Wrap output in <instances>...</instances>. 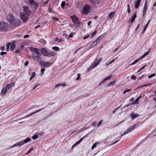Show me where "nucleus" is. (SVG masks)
<instances>
[{
	"instance_id": "obj_13",
	"label": "nucleus",
	"mask_w": 156,
	"mask_h": 156,
	"mask_svg": "<svg viewBox=\"0 0 156 156\" xmlns=\"http://www.w3.org/2000/svg\"><path fill=\"white\" fill-rule=\"evenodd\" d=\"M147 4L148 0H145V4L143 9V16H144L146 14L147 6Z\"/></svg>"
},
{
	"instance_id": "obj_47",
	"label": "nucleus",
	"mask_w": 156,
	"mask_h": 156,
	"mask_svg": "<svg viewBox=\"0 0 156 156\" xmlns=\"http://www.w3.org/2000/svg\"><path fill=\"white\" fill-rule=\"evenodd\" d=\"M7 54V53L6 52H1L0 53V55H4L6 54Z\"/></svg>"
},
{
	"instance_id": "obj_25",
	"label": "nucleus",
	"mask_w": 156,
	"mask_h": 156,
	"mask_svg": "<svg viewBox=\"0 0 156 156\" xmlns=\"http://www.w3.org/2000/svg\"><path fill=\"white\" fill-rule=\"evenodd\" d=\"M97 43H98V42L97 41H96L92 42L91 43V48L94 47V46H95L97 44Z\"/></svg>"
},
{
	"instance_id": "obj_14",
	"label": "nucleus",
	"mask_w": 156,
	"mask_h": 156,
	"mask_svg": "<svg viewBox=\"0 0 156 156\" xmlns=\"http://www.w3.org/2000/svg\"><path fill=\"white\" fill-rule=\"evenodd\" d=\"M89 2L92 6H94V4H99L100 0H90Z\"/></svg>"
},
{
	"instance_id": "obj_18",
	"label": "nucleus",
	"mask_w": 156,
	"mask_h": 156,
	"mask_svg": "<svg viewBox=\"0 0 156 156\" xmlns=\"http://www.w3.org/2000/svg\"><path fill=\"white\" fill-rule=\"evenodd\" d=\"M140 116V115L137 114L131 113L130 115V117L131 118L132 120H133L135 118Z\"/></svg>"
},
{
	"instance_id": "obj_1",
	"label": "nucleus",
	"mask_w": 156,
	"mask_h": 156,
	"mask_svg": "<svg viewBox=\"0 0 156 156\" xmlns=\"http://www.w3.org/2000/svg\"><path fill=\"white\" fill-rule=\"evenodd\" d=\"M30 50L32 52V56L34 60L39 62L42 59L40 56L39 50L37 48L31 47Z\"/></svg>"
},
{
	"instance_id": "obj_40",
	"label": "nucleus",
	"mask_w": 156,
	"mask_h": 156,
	"mask_svg": "<svg viewBox=\"0 0 156 156\" xmlns=\"http://www.w3.org/2000/svg\"><path fill=\"white\" fill-rule=\"evenodd\" d=\"M37 138H38V136L37 134H36V135L33 136L32 137V138L33 140H35V139H37Z\"/></svg>"
},
{
	"instance_id": "obj_57",
	"label": "nucleus",
	"mask_w": 156,
	"mask_h": 156,
	"mask_svg": "<svg viewBox=\"0 0 156 156\" xmlns=\"http://www.w3.org/2000/svg\"><path fill=\"white\" fill-rule=\"evenodd\" d=\"M18 144V143L17 142L15 144H14L12 147H15V146H19L18 145H17Z\"/></svg>"
},
{
	"instance_id": "obj_37",
	"label": "nucleus",
	"mask_w": 156,
	"mask_h": 156,
	"mask_svg": "<svg viewBox=\"0 0 156 156\" xmlns=\"http://www.w3.org/2000/svg\"><path fill=\"white\" fill-rule=\"evenodd\" d=\"M115 81H116V80H115L114 81H113L110 82L109 83V84H108L107 86H109L112 84H115Z\"/></svg>"
},
{
	"instance_id": "obj_55",
	"label": "nucleus",
	"mask_w": 156,
	"mask_h": 156,
	"mask_svg": "<svg viewBox=\"0 0 156 156\" xmlns=\"http://www.w3.org/2000/svg\"><path fill=\"white\" fill-rule=\"evenodd\" d=\"M28 64H29V62H28V61H26V62H25V64H24V65H25V66H27V65H28Z\"/></svg>"
},
{
	"instance_id": "obj_30",
	"label": "nucleus",
	"mask_w": 156,
	"mask_h": 156,
	"mask_svg": "<svg viewBox=\"0 0 156 156\" xmlns=\"http://www.w3.org/2000/svg\"><path fill=\"white\" fill-rule=\"evenodd\" d=\"M97 31H96V30H95V31H94V32L92 33V35H91V36L90 38H92V37H94V36H95L96 35V34H97Z\"/></svg>"
},
{
	"instance_id": "obj_24",
	"label": "nucleus",
	"mask_w": 156,
	"mask_h": 156,
	"mask_svg": "<svg viewBox=\"0 0 156 156\" xmlns=\"http://www.w3.org/2000/svg\"><path fill=\"white\" fill-rule=\"evenodd\" d=\"M56 53L53 51H50L49 52V55L48 56V57L50 56H54L56 55Z\"/></svg>"
},
{
	"instance_id": "obj_45",
	"label": "nucleus",
	"mask_w": 156,
	"mask_h": 156,
	"mask_svg": "<svg viewBox=\"0 0 156 156\" xmlns=\"http://www.w3.org/2000/svg\"><path fill=\"white\" fill-rule=\"evenodd\" d=\"M80 143V142H79V141H77L73 146V147H74L75 146L78 145Z\"/></svg>"
},
{
	"instance_id": "obj_49",
	"label": "nucleus",
	"mask_w": 156,
	"mask_h": 156,
	"mask_svg": "<svg viewBox=\"0 0 156 156\" xmlns=\"http://www.w3.org/2000/svg\"><path fill=\"white\" fill-rule=\"evenodd\" d=\"M33 149V148H31V149H30V150H29V151H28L26 153V154H28L30 153L31 152V150H32Z\"/></svg>"
},
{
	"instance_id": "obj_43",
	"label": "nucleus",
	"mask_w": 156,
	"mask_h": 156,
	"mask_svg": "<svg viewBox=\"0 0 156 156\" xmlns=\"http://www.w3.org/2000/svg\"><path fill=\"white\" fill-rule=\"evenodd\" d=\"M45 71V69L44 68H41V75H42L44 72V71Z\"/></svg>"
},
{
	"instance_id": "obj_44",
	"label": "nucleus",
	"mask_w": 156,
	"mask_h": 156,
	"mask_svg": "<svg viewBox=\"0 0 156 156\" xmlns=\"http://www.w3.org/2000/svg\"><path fill=\"white\" fill-rule=\"evenodd\" d=\"M102 121L101 120L99 121L98 124L97 126L98 127H99L101 125L102 123Z\"/></svg>"
},
{
	"instance_id": "obj_16",
	"label": "nucleus",
	"mask_w": 156,
	"mask_h": 156,
	"mask_svg": "<svg viewBox=\"0 0 156 156\" xmlns=\"http://www.w3.org/2000/svg\"><path fill=\"white\" fill-rule=\"evenodd\" d=\"M140 2L141 0H137V1H135L134 7L135 9H136L139 7Z\"/></svg>"
},
{
	"instance_id": "obj_59",
	"label": "nucleus",
	"mask_w": 156,
	"mask_h": 156,
	"mask_svg": "<svg viewBox=\"0 0 156 156\" xmlns=\"http://www.w3.org/2000/svg\"><path fill=\"white\" fill-rule=\"evenodd\" d=\"M24 47V46L23 45H21L20 47V49H19L20 50H21L22 48H23Z\"/></svg>"
},
{
	"instance_id": "obj_64",
	"label": "nucleus",
	"mask_w": 156,
	"mask_h": 156,
	"mask_svg": "<svg viewBox=\"0 0 156 156\" xmlns=\"http://www.w3.org/2000/svg\"><path fill=\"white\" fill-rule=\"evenodd\" d=\"M73 34H70L69 36V38L72 37H73Z\"/></svg>"
},
{
	"instance_id": "obj_19",
	"label": "nucleus",
	"mask_w": 156,
	"mask_h": 156,
	"mask_svg": "<svg viewBox=\"0 0 156 156\" xmlns=\"http://www.w3.org/2000/svg\"><path fill=\"white\" fill-rule=\"evenodd\" d=\"M14 22L15 26L16 27L18 26L20 24V21L18 19H15V20Z\"/></svg>"
},
{
	"instance_id": "obj_20",
	"label": "nucleus",
	"mask_w": 156,
	"mask_h": 156,
	"mask_svg": "<svg viewBox=\"0 0 156 156\" xmlns=\"http://www.w3.org/2000/svg\"><path fill=\"white\" fill-rule=\"evenodd\" d=\"M115 11H113L110 13L108 16L109 18L112 19L114 16L115 14Z\"/></svg>"
},
{
	"instance_id": "obj_33",
	"label": "nucleus",
	"mask_w": 156,
	"mask_h": 156,
	"mask_svg": "<svg viewBox=\"0 0 156 156\" xmlns=\"http://www.w3.org/2000/svg\"><path fill=\"white\" fill-rule=\"evenodd\" d=\"M11 87H12V84H11V83H10L7 85L6 88L7 89V90H8Z\"/></svg>"
},
{
	"instance_id": "obj_56",
	"label": "nucleus",
	"mask_w": 156,
	"mask_h": 156,
	"mask_svg": "<svg viewBox=\"0 0 156 156\" xmlns=\"http://www.w3.org/2000/svg\"><path fill=\"white\" fill-rule=\"evenodd\" d=\"M89 35H87V36H85L83 38L84 40L86 39L89 37Z\"/></svg>"
},
{
	"instance_id": "obj_7",
	"label": "nucleus",
	"mask_w": 156,
	"mask_h": 156,
	"mask_svg": "<svg viewBox=\"0 0 156 156\" xmlns=\"http://www.w3.org/2000/svg\"><path fill=\"white\" fill-rule=\"evenodd\" d=\"M28 1L30 5L31 8H35L38 5V3L34 0H28Z\"/></svg>"
},
{
	"instance_id": "obj_27",
	"label": "nucleus",
	"mask_w": 156,
	"mask_h": 156,
	"mask_svg": "<svg viewBox=\"0 0 156 156\" xmlns=\"http://www.w3.org/2000/svg\"><path fill=\"white\" fill-rule=\"evenodd\" d=\"M99 144L100 143L98 142L95 143L91 147L92 149H93L94 148L96 147L97 145Z\"/></svg>"
},
{
	"instance_id": "obj_5",
	"label": "nucleus",
	"mask_w": 156,
	"mask_h": 156,
	"mask_svg": "<svg viewBox=\"0 0 156 156\" xmlns=\"http://www.w3.org/2000/svg\"><path fill=\"white\" fill-rule=\"evenodd\" d=\"M136 126L135 124H134L130 127L128 128L122 134H121V136H123L134 130Z\"/></svg>"
},
{
	"instance_id": "obj_52",
	"label": "nucleus",
	"mask_w": 156,
	"mask_h": 156,
	"mask_svg": "<svg viewBox=\"0 0 156 156\" xmlns=\"http://www.w3.org/2000/svg\"><path fill=\"white\" fill-rule=\"evenodd\" d=\"M77 76H78L76 78V80H79V79L80 78V75L79 74H77Z\"/></svg>"
},
{
	"instance_id": "obj_32",
	"label": "nucleus",
	"mask_w": 156,
	"mask_h": 156,
	"mask_svg": "<svg viewBox=\"0 0 156 156\" xmlns=\"http://www.w3.org/2000/svg\"><path fill=\"white\" fill-rule=\"evenodd\" d=\"M30 138H27L23 140V142H24V143H27L28 142L30 141Z\"/></svg>"
},
{
	"instance_id": "obj_23",
	"label": "nucleus",
	"mask_w": 156,
	"mask_h": 156,
	"mask_svg": "<svg viewBox=\"0 0 156 156\" xmlns=\"http://www.w3.org/2000/svg\"><path fill=\"white\" fill-rule=\"evenodd\" d=\"M16 47V45L14 43H12L11 44L10 50L11 51H13Z\"/></svg>"
},
{
	"instance_id": "obj_15",
	"label": "nucleus",
	"mask_w": 156,
	"mask_h": 156,
	"mask_svg": "<svg viewBox=\"0 0 156 156\" xmlns=\"http://www.w3.org/2000/svg\"><path fill=\"white\" fill-rule=\"evenodd\" d=\"M44 108H42V109H39V110H37L36 111H35L31 113V114L28 115H27L26 116H25L24 117H23V118H27V117H29L31 115H33L35 113H37V112H40V111H41V110H42Z\"/></svg>"
},
{
	"instance_id": "obj_42",
	"label": "nucleus",
	"mask_w": 156,
	"mask_h": 156,
	"mask_svg": "<svg viewBox=\"0 0 156 156\" xmlns=\"http://www.w3.org/2000/svg\"><path fill=\"white\" fill-rule=\"evenodd\" d=\"M62 85H63V86H66V84H58L56 85L55 87V88H57L58 87L62 86Z\"/></svg>"
},
{
	"instance_id": "obj_39",
	"label": "nucleus",
	"mask_w": 156,
	"mask_h": 156,
	"mask_svg": "<svg viewBox=\"0 0 156 156\" xmlns=\"http://www.w3.org/2000/svg\"><path fill=\"white\" fill-rule=\"evenodd\" d=\"M141 96H140L135 100V104H136L138 102L139 99L141 98Z\"/></svg>"
},
{
	"instance_id": "obj_60",
	"label": "nucleus",
	"mask_w": 156,
	"mask_h": 156,
	"mask_svg": "<svg viewBox=\"0 0 156 156\" xmlns=\"http://www.w3.org/2000/svg\"><path fill=\"white\" fill-rule=\"evenodd\" d=\"M29 36V35H26L24 36L23 38H24L28 37Z\"/></svg>"
},
{
	"instance_id": "obj_51",
	"label": "nucleus",
	"mask_w": 156,
	"mask_h": 156,
	"mask_svg": "<svg viewBox=\"0 0 156 156\" xmlns=\"http://www.w3.org/2000/svg\"><path fill=\"white\" fill-rule=\"evenodd\" d=\"M131 78L133 80H135L136 79V76L134 75H133L131 77Z\"/></svg>"
},
{
	"instance_id": "obj_28",
	"label": "nucleus",
	"mask_w": 156,
	"mask_h": 156,
	"mask_svg": "<svg viewBox=\"0 0 156 156\" xmlns=\"http://www.w3.org/2000/svg\"><path fill=\"white\" fill-rule=\"evenodd\" d=\"M18 144L17 145H18L19 146H20L23 145L25 144L24 142H23V140L19 142H18Z\"/></svg>"
},
{
	"instance_id": "obj_12",
	"label": "nucleus",
	"mask_w": 156,
	"mask_h": 156,
	"mask_svg": "<svg viewBox=\"0 0 156 156\" xmlns=\"http://www.w3.org/2000/svg\"><path fill=\"white\" fill-rule=\"evenodd\" d=\"M41 52L44 56H48L49 55V52H48L46 49L44 48H42L41 49Z\"/></svg>"
},
{
	"instance_id": "obj_9",
	"label": "nucleus",
	"mask_w": 156,
	"mask_h": 156,
	"mask_svg": "<svg viewBox=\"0 0 156 156\" xmlns=\"http://www.w3.org/2000/svg\"><path fill=\"white\" fill-rule=\"evenodd\" d=\"M24 12L27 16H30L31 14V11L28 9V7L26 6H23Z\"/></svg>"
},
{
	"instance_id": "obj_2",
	"label": "nucleus",
	"mask_w": 156,
	"mask_h": 156,
	"mask_svg": "<svg viewBox=\"0 0 156 156\" xmlns=\"http://www.w3.org/2000/svg\"><path fill=\"white\" fill-rule=\"evenodd\" d=\"M70 18L72 20L73 23L77 27L79 26L81 24V23L80 22L79 19L76 16L73 15L71 16Z\"/></svg>"
},
{
	"instance_id": "obj_34",
	"label": "nucleus",
	"mask_w": 156,
	"mask_h": 156,
	"mask_svg": "<svg viewBox=\"0 0 156 156\" xmlns=\"http://www.w3.org/2000/svg\"><path fill=\"white\" fill-rule=\"evenodd\" d=\"M89 133H90L85 135V136H84L82 138L80 139V140H79V142H81L84 138H85L86 137H87V135H88Z\"/></svg>"
},
{
	"instance_id": "obj_35",
	"label": "nucleus",
	"mask_w": 156,
	"mask_h": 156,
	"mask_svg": "<svg viewBox=\"0 0 156 156\" xmlns=\"http://www.w3.org/2000/svg\"><path fill=\"white\" fill-rule=\"evenodd\" d=\"M65 5V3L64 2H62L61 4V7L62 9H64V7Z\"/></svg>"
},
{
	"instance_id": "obj_8",
	"label": "nucleus",
	"mask_w": 156,
	"mask_h": 156,
	"mask_svg": "<svg viewBox=\"0 0 156 156\" xmlns=\"http://www.w3.org/2000/svg\"><path fill=\"white\" fill-rule=\"evenodd\" d=\"M39 63L40 65L42 67H48L50 66L51 64V62H44L41 60L40 61Z\"/></svg>"
},
{
	"instance_id": "obj_6",
	"label": "nucleus",
	"mask_w": 156,
	"mask_h": 156,
	"mask_svg": "<svg viewBox=\"0 0 156 156\" xmlns=\"http://www.w3.org/2000/svg\"><path fill=\"white\" fill-rule=\"evenodd\" d=\"M0 28L2 31H6L8 28V23H0Z\"/></svg>"
},
{
	"instance_id": "obj_61",
	"label": "nucleus",
	"mask_w": 156,
	"mask_h": 156,
	"mask_svg": "<svg viewBox=\"0 0 156 156\" xmlns=\"http://www.w3.org/2000/svg\"><path fill=\"white\" fill-rule=\"evenodd\" d=\"M1 50H2V51H4V47L3 46H2L1 47Z\"/></svg>"
},
{
	"instance_id": "obj_63",
	"label": "nucleus",
	"mask_w": 156,
	"mask_h": 156,
	"mask_svg": "<svg viewBox=\"0 0 156 156\" xmlns=\"http://www.w3.org/2000/svg\"><path fill=\"white\" fill-rule=\"evenodd\" d=\"M114 61L115 59H113L110 62V64H111L112 63L114 62Z\"/></svg>"
},
{
	"instance_id": "obj_26",
	"label": "nucleus",
	"mask_w": 156,
	"mask_h": 156,
	"mask_svg": "<svg viewBox=\"0 0 156 156\" xmlns=\"http://www.w3.org/2000/svg\"><path fill=\"white\" fill-rule=\"evenodd\" d=\"M111 76H112L111 75V76H109L107 77H106L104 79V80L103 81H102L100 83H102L104 81L109 79L111 78Z\"/></svg>"
},
{
	"instance_id": "obj_41",
	"label": "nucleus",
	"mask_w": 156,
	"mask_h": 156,
	"mask_svg": "<svg viewBox=\"0 0 156 156\" xmlns=\"http://www.w3.org/2000/svg\"><path fill=\"white\" fill-rule=\"evenodd\" d=\"M131 90V89H126L124 91L123 93L124 94H125L126 92H128L129 91H130Z\"/></svg>"
},
{
	"instance_id": "obj_29",
	"label": "nucleus",
	"mask_w": 156,
	"mask_h": 156,
	"mask_svg": "<svg viewBox=\"0 0 156 156\" xmlns=\"http://www.w3.org/2000/svg\"><path fill=\"white\" fill-rule=\"evenodd\" d=\"M148 54V52H147L145 53L144 55H142L139 58V59H141L142 58H143L144 57H145Z\"/></svg>"
},
{
	"instance_id": "obj_31",
	"label": "nucleus",
	"mask_w": 156,
	"mask_h": 156,
	"mask_svg": "<svg viewBox=\"0 0 156 156\" xmlns=\"http://www.w3.org/2000/svg\"><path fill=\"white\" fill-rule=\"evenodd\" d=\"M53 50H55L56 51H58L59 49V48L58 47H53L52 48Z\"/></svg>"
},
{
	"instance_id": "obj_21",
	"label": "nucleus",
	"mask_w": 156,
	"mask_h": 156,
	"mask_svg": "<svg viewBox=\"0 0 156 156\" xmlns=\"http://www.w3.org/2000/svg\"><path fill=\"white\" fill-rule=\"evenodd\" d=\"M105 35L104 34H102L97 38L95 41L98 42L100 41L102 39V38L105 36Z\"/></svg>"
},
{
	"instance_id": "obj_53",
	"label": "nucleus",
	"mask_w": 156,
	"mask_h": 156,
	"mask_svg": "<svg viewBox=\"0 0 156 156\" xmlns=\"http://www.w3.org/2000/svg\"><path fill=\"white\" fill-rule=\"evenodd\" d=\"M20 50L19 49H18L17 50H16L15 51V52L16 53H19L20 52Z\"/></svg>"
},
{
	"instance_id": "obj_50",
	"label": "nucleus",
	"mask_w": 156,
	"mask_h": 156,
	"mask_svg": "<svg viewBox=\"0 0 156 156\" xmlns=\"http://www.w3.org/2000/svg\"><path fill=\"white\" fill-rule=\"evenodd\" d=\"M120 106H119V107H117V108L115 109L112 112L113 114L115 113V112L118 109V108H119Z\"/></svg>"
},
{
	"instance_id": "obj_22",
	"label": "nucleus",
	"mask_w": 156,
	"mask_h": 156,
	"mask_svg": "<svg viewBox=\"0 0 156 156\" xmlns=\"http://www.w3.org/2000/svg\"><path fill=\"white\" fill-rule=\"evenodd\" d=\"M7 91V89L6 88H3L1 91V95H4L6 93Z\"/></svg>"
},
{
	"instance_id": "obj_54",
	"label": "nucleus",
	"mask_w": 156,
	"mask_h": 156,
	"mask_svg": "<svg viewBox=\"0 0 156 156\" xmlns=\"http://www.w3.org/2000/svg\"><path fill=\"white\" fill-rule=\"evenodd\" d=\"M10 43H9L7 44H6V47H7V48H9V46H10Z\"/></svg>"
},
{
	"instance_id": "obj_36",
	"label": "nucleus",
	"mask_w": 156,
	"mask_h": 156,
	"mask_svg": "<svg viewBox=\"0 0 156 156\" xmlns=\"http://www.w3.org/2000/svg\"><path fill=\"white\" fill-rule=\"evenodd\" d=\"M127 11L128 13L129 14L130 13V6L129 4L127 5Z\"/></svg>"
},
{
	"instance_id": "obj_4",
	"label": "nucleus",
	"mask_w": 156,
	"mask_h": 156,
	"mask_svg": "<svg viewBox=\"0 0 156 156\" xmlns=\"http://www.w3.org/2000/svg\"><path fill=\"white\" fill-rule=\"evenodd\" d=\"M90 11V6L87 4H86L82 9V13L83 14H88Z\"/></svg>"
},
{
	"instance_id": "obj_38",
	"label": "nucleus",
	"mask_w": 156,
	"mask_h": 156,
	"mask_svg": "<svg viewBox=\"0 0 156 156\" xmlns=\"http://www.w3.org/2000/svg\"><path fill=\"white\" fill-rule=\"evenodd\" d=\"M155 73H153L152 74H151L150 75H149L148 76V78H151L152 77H153V76H155Z\"/></svg>"
},
{
	"instance_id": "obj_58",
	"label": "nucleus",
	"mask_w": 156,
	"mask_h": 156,
	"mask_svg": "<svg viewBox=\"0 0 156 156\" xmlns=\"http://www.w3.org/2000/svg\"><path fill=\"white\" fill-rule=\"evenodd\" d=\"M119 140H116V141H115L114 143H113L112 144V145H114L117 143L118 141H119Z\"/></svg>"
},
{
	"instance_id": "obj_48",
	"label": "nucleus",
	"mask_w": 156,
	"mask_h": 156,
	"mask_svg": "<svg viewBox=\"0 0 156 156\" xmlns=\"http://www.w3.org/2000/svg\"><path fill=\"white\" fill-rule=\"evenodd\" d=\"M35 72H33L32 73L31 76L32 77V78H34L35 76Z\"/></svg>"
},
{
	"instance_id": "obj_11",
	"label": "nucleus",
	"mask_w": 156,
	"mask_h": 156,
	"mask_svg": "<svg viewBox=\"0 0 156 156\" xmlns=\"http://www.w3.org/2000/svg\"><path fill=\"white\" fill-rule=\"evenodd\" d=\"M102 60V58H100L97 62L94 61L93 63L91 66L89 68V69H92L96 67L99 64V62H100Z\"/></svg>"
},
{
	"instance_id": "obj_17",
	"label": "nucleus",
	"mask_w": 156,
	"mask_h": 156,
	"mask_svg": "<svg viewBox=\"0 0 156 156\" xmlns=\"http://www.w3.org/2000/svg\"><path fill=\"white\" fill-rule=\"evenodd\" d=\"M136 14L135 13L134 14L133 16L131 17L130 20H129V23H133L136 18Z\"/></svg>"
},
{
	"instance_id": "obj_46",
	"label": "nucleus",
	"mask_w": 156,
	"mask_h": 156,
	"mask_svg": "<svg viewBox=\"0 0 156 156\" xmlns=\"http://www.w3.org/2000/svg\"><path fill=\"white\" fill-rule=\"evenodd\" d=\"M53 20L55 21H58L59 20V19H58V18L55 17H53Z\"/></svg>"
},
{
	"instance_id": "obj_3",
	"label": "nucleus",
	"mask_w": 156,
	"mask_h": 156,
	"mask_svg": "<svg viewBox=\"0 0 156 156\" xmlns=\"http://www.w3.org/2000/svg\"><path fill=\"white\" fill-rule=\"evenodd\" d=\"M15 18L12 14H9L6 17V19L8 22H9L11 24L13 23L15 20Z\"/></svg>"
},
{
	"instance_id": "obj_10",
	"label": "nucleus",
	"mask_w": 156,
	"mask_h": 156,
	"mask_svg": "<svg viewBox=\"0 0 156 156\" xmlns=\"http://www.w3.org/2000/svg\"><path fill=\"white\" fill-rule=\"evenodd\" d=\"M20 16L21 19L23 20L24 22H26L28 20V18L27 16L24 13L21 12L20 13Z\"/></svg>"
},
{
	"instance_id": "obj_62",
	"label": "nucleus",
	"mask_w": 156,
	"mask_h": 156,
	"mask_svg": "<svg viewBox=\"0 0 156 156\" xmlns=\"http://www.w3.org/2000/svg\"><path fill=\"white\" fill-rule=\"evenodd\" d=\"M91 21H89L87 23V25L88 26H90V24H91Z\"/></svg>"
}]
</instances>
